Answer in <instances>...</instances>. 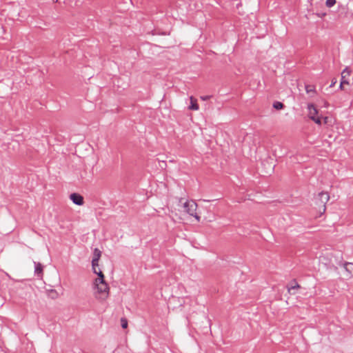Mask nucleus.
Here are the masks:
<instances>
[{
    "label": "nucleus",
    "instance_id": "4",
    "mask_svg": "<svg viewBox=\"0 0 353 353\" xmlns=\"http://www.w3.org/2000/svg\"><path fill=\"white\" fill-rule=\"evenodd\" d=\"M352 70L350 68L346 67L341 74V82L342 84L350 85V79Z\"/></svg>",
    "mask_w": 353,
    "mask_h": 353
},
{
    "label": "nucleus",
    "instance_id": "16",
    "mask_svg": "<svg viewBox=\"0 0 353 353\" xmlns=\"http://www.w3.org/2000/svg\"><path fill=\"white\" fill-rule=\"evenodd\" d=\"M121 327L123 328V329H125L128 327V321L124 319V318H122L121 319Z\"/></svg>",
    "mask_w": 353,
    "mask_h": 353
},
{
    "label": "nucleus",
    "instance_id": "5",
    "mask_svg": "<svg viewBox=\"0 0 353 353\" xmlns=\"http://www.w3.org/2000/svg\"><path fill=\"white\" fill-rule=\"evenodd\" d=\"M70 200L77 205H82L83 204V198L81 195L77 193H72L70 195Z\"/></svg>",
    "mask_w": 353,
    "mask_h": 353
},
{
    "label": "nucleus",
    "instance_id": "23",
    "mask_svg": "<svg viewBox=\"0 0 353 353\" xmlns=\"http://www.w3.org/2000/svg\"><path fill=\"white\" fill-rule=\"evenodd\" d=\"M325 14H321V15H320V14H319V16H320V17H323V16H325Z\"/></svg>",
    "mask_w": 353,
    "mask_h": 353
},
{
    "label": "nucleus",
    "instance_id": "11",
    "mask_svg": "<svg viewBox=\"0 0 353 353\" xmlns=\"http://www.w3.org/2000/svg\"><path fill=\"white\" fill-rule=\"evenodd\" d=\"M344 268L345 271L347 272V276L351 277L353 276V263H345L344 264Z\"/></svg>",
    "mask_w": 353,
    "mask_h": 353
},
{
    "label": "nucleus",
    "instance_id": "12",
    "mask_svg": "<svg viewBox=\"0 0 353 353\" xmlns=\"http://www.w3.org/2000/svg\"><path fill=\"white\" fill-rule=\"evenodd\" d=\"M300 288V285L296 282L294 281L291 285L288 288V292L291 294H295L296 291Z\"/></svg>",
    "mask_w": 353,
    "mask_h": 353
},
{
    "label": "nucleus",
    "instance_id": "22",
    "mask_svg": "<svg viewBox=\"0 0 353 353\" xmlns=\"http://www.w3.org/2000/svg\"><path fill=\"white\" fill-rule=\"evenodd\" d=\"M345 85H346V84H342V83H341V82H340V85H339V88H340V90H345Z\"/></svg>",
    "mask_w": 353,
    "mask_h": 353
},
{
    "label": "nucleus",
    "instance_id": "10",
    "mask_svg": "<svg viewBox=\"0 0 353 353\" xmlns=\"http://www.w3.org/2000/svg\"><path fill=\"white\" fill-rule=\"evenodd\" d=\"M190 104L188 107V109L190 110L196 111L199 109V106L197 103V100L193 97H190Z\"/></svg>",
    "mask_w": 353,
    "mask_h": 353
},
{
    "label": "nucleus",
    "instance_id": "3",
    "mask_svg": "<svg viewBox=\"0 0 353 353\" xmlns=\"http://www.w3.org/2000/svg\"><path fill=\"white\" fill-rule=\"evenodd\" d=\"M316 199V201L319 203V211L321 214H323L325 211V205L330 199V195L326 192H321L319 193Z\"/></svg>",
    "mask_w": 353,
    "mask_h": 353
},
{
    "label": "nucleus",
    "instance_id": "17",
    "mask_svg": "<svg viewBox=\"0 0 353 353\" xmlns=\"http://www.w3.org/2000/svg\"><path fill=\"white\" fill-rule=\"evenodd\" d=\"M315 123L317 125H321V119L319 117H316L314 118V119H312Z\"/></svg>",
    "mask_w": 353,
    "mask_h": 353
},
{
    "label": "nucleus",
    "instance_id": "13",
    "mask_svg": "<svg viewBox=\"0 0 353 353\" xmlns=\"http://www.w3.org/2000/svg\"><path fill=\"white\" fill-rule=\"evenodd\" d=\"M305 91L307 93H310V92H315V88L314 86L312 85H305Z\"/></svg>",
    "mask_w": 353,
    "mask_h": 353
},
{
    "label": "nucleus",
    "instance_id": "21",
    "mask_svg": "<svg viewBox=\"0 0 353 353\" xmlns=\"http://www.w3.org/2000/svg\"><path fill=\"white\" fill-rule=\"evenodd\" d=\"M210 98V96H202L201 97V99H202L203 101H206L208 99H209Z\"/></svg>",
    "mask_w": 353,
    "mask_h": 353
},
{
    "label": "nucleus",
    "instance_id": "9",
    "mask_svg": "<svg viewBox=\"0 0 353 353\" xmlns=\"http://www.w3.org/2000/svg\"><path fill=\"white\" fill-rule=\"evenodd\" d=\"M34 274L39 279L43 276V266L40 263L34 262Z\"/></svg>",
    "mask_w": 353,
    "mask_h": 353
},
{
    "label": "nucleus",
    "instance_id": "7",
    "mask_svg": "<svg viewBox=\"0 0 353 353\" xmlns=\"http://www.w3.org/2000/svg\"><path fill=\"white\" fill-rule=\"evenodd\" d=\"M101 256V252L98 249L95 248L93 252V256L92 259V267L99 265V261Z\"/></svg>",
    "mask_w": 353,
    "mask_h": 353
},
{
    "label": "nucleus",
    "instance_id": "2",
    "mask_svg": "<svg viewBox=\"0 0 353 353\" xmlns=\"http://www.w3.org/2000/svg\"><path fill=\"white\" fill-rule=\"evenodd\" d=\"M180 209L179 211L186 213L190 216H193L195 219L199 222L201 217L196 213L197 204L192 200H185L181 199L179 200Z\"/></svg>",
    "mask_w": 353,
    "mask_h": 353
},
{
    "label": "nucleus",
    "instance_id": "24",
    "mask_svg": "<svg viewBox=\"0 0 353 353\" xmlns=\"http://www.w3.org/2000/svg\"><path fill=\"white\" fill-rule=\"evenodd\" d=\"M203 201L205 202H209L210 201L209 200H206V199H204Z\"/></svg>",
    "mask_w": 353,
    "mask_h": 353
},
{
    "label": "nucleus",
    "instance_id": "1",
    "mask_svg": "<svg viewBox=\"0 0 353 353\" xmlns=\"http://www.w3.org/2000/svg\"><path fill=\"white\" fill-rule=\"evenodd\" d=\"M92 294L96 300L99 302L105 301L110 293V288L105 281L92 280Z\"/></svg>",
    "mask_w": 353,
    "mask_h": 353
},
{
    "label": "nucleus",
    "instance_id": "8",
    "mask_svg": "<svg viewBox=\"0 0 353 353\" xmlns=\"http://www.w3.org/2000/svg\"><path fill=\"white\" fill-rule=\"evenodd\" d=\"M307 110H308V117L312 120L314 119V117H317L318 110L312 103H309L307 105Z\"/></svg>",
    "mask_w": 353,
    "mask_h": 353
},
{
    "label": "nucleus",
    "instance_id": "18",
    "mask_svg": "<svg viewBox=\"0 0 353 353\" xmlns=\"http://www.w3.org/2000/svg\"><path fill=\"white\" fill-rule=\"evenodd\" d=\"M337 82V80L336 78H333L332 79V82H331V84H330V88H332L333 86H334V85Z\"/></svg>",
    "mask_w": 353,
    "mask_h": 353
},
{
    "label": "nucleus",
    "instance_id": "20",
    "mask_svg": "<svg viewBox=\"0 0 353 353\" xmlns=\"http://www.w3.org/2000/svg\"><path fill=\"white\" fill-rule=\"evenodd\" d=\"M323 123L325 124H327L330 122V118L328 117H324L323 118Z\"/></svg>",
    "mask_w": 353,
    "mask_h": 353
},
{
    "label": "nucleus",
    "instance_id": "19",
    "mask_svg": "<svg viewBox=\"0 0 353 353\" xmlns=\"http://www.w3.org/2000/svg\"><path fill=\"white\" fill-rule=\"evenodd\" d=\"M323 105L324 108H328L330 105V103L326 100H323Z\"/></svg>",
    "mask_w": 353,
    "mask_h": 353
},
{
    "label": "nucleus",
    "instance_id": "15",
    "mask_svg": "<svg viewBox=\"0 0 353 353\" xmlns=\"http://www.w3.org/2000/svg\"><path fill=\"white\" fill-rule=\"evenodd\" d=\"M336 3V0H326L325 5L328 8L334 6Z\"/></svg>",
    "mask_w": 353,
    "mask_h": 353
},
{
    "label": "nucleus",
    "instance_id": "14",
    "mask_svg": "<svg viewBox=\"0 0 353 353\" xmlns=\"http://www.w3.org/2000/svg\"><path fill=\"white\" fill-rule=\"evenodd\" d=\"M273 107L276 110H281L283 108V104L281 102L276 101L274 103Z\"/></svg>",
    "mask_w": 353,
    "mask_h": 353
},
{
    "label": "nucleus",
    "instance_id": "6",
    "mask_svg": "<svg viewBox=\"0 0 353 353\" xmlns=\"http://www.w3.org/2000/svg\"><path fill=\"white\" fill-rule=\"evenodd\" d=\"M92 270L93 273L97 275V277L94 278L93 280L105 281V275L100 269L99 265H97L96 267L92 266Z\"/></svg>",
    "mask_w": 353,
    "mask_h": 353
}]
</instances>
